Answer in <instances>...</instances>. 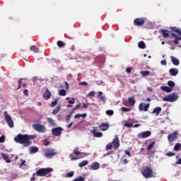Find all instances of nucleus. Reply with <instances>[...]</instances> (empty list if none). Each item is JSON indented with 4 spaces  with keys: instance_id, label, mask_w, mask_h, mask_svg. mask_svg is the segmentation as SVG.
<instances>
[{
    "instance_id": "nucleus-1",
    "label": "nucleus",
    "mask_w": 181,
    "mask_h": 181,
    "mask_svg": "<svg viewBox=\"0 0 181 181\" xmlns=\"http://www.w3.org/2000/svg\"><path fill=\"white\" fill-rule=\"evenodd\" d=\"M35 138H36V135L18 134L14 138V141L17 144H21V145H24V146L28 147L32 145V141H30V139H35Z\"/></svg>"
},
{
    "instance_id": "nucleus-2",
    "label": "nucleus",
    "mask_w": 181,
    "mask_h": 181,
    "mask_svg": "<svg viewBox=\"0 0 181 181\" xmlns=\"http://www.w3.org/2000/svg\"><path fill=\"white\" fill-rule=\"evenodd\" d=\"M112 148L113 149H118V148H119V139H118L117 135L115 136V139L112 140V142L109 143L106 146L107 151H110L112 149Z\"/></svg>"
},
{
    "instance_id": "nucleus-3",
    "label": "nucleus",
    "mask_w": 181,
    "mask_h": 181,
    "mask_svg": "<svg viewBox=\"0 0 181 181\" xmlns=\"http://www.w3.org/2000/svg\"><path fill=\"white\" fill-rule=\"evenodd\" d=\"M51 172H53V168H40L38 170H37L35 175L36 176L43 177L46 176V175L51 173Z\"/></svg>"
},
{
    "instance_id": "nucleus-4",
    "label": "nucleus",
    "mask_w": 181,
    "mask_h": 181,
    "mask_svg": "<svg viewBox=\"0 0 181 181\" xmlns=\"http://www.w3.org/2000/svg\"><path fill=\"white\" fill-rule=\"evenodd\" d=\"M141 175L146 177V179L153 177V170H152L151 167L146 166L144 170L141 171Z\"/></svg>"
},
{
    "instance_id": "nucleus-5",
    "label": "nucleus",
    "mask_w": 181,
    "mask_h": 181,
    "mask_svg": "<svg viewBox=\"0 0 181 181\" xmlns=\"http://www.w3.org/2000/svg\"><path fill=\"white\" fill-rule=\"evenodd\" d=\"M74 154L69 155V158H70L71 160H77V159H81V158H86V156H87V153H81V152L77 151V149H76V148L74 150ZM80 155L81 156L80 158L75 157V156H80Z\"/></svg>"
},
{
    "instance_id": "nucleus-6",
    "label": "nucleus",
    "mask_w": 181,
    "mask_h": 181,
    "mask_svg": "<svg viewBox=\"0 0 181 181\" xmlns=\"http://www.w3.org/2000/svg\"><path fill=\"white\" fill-rule=\"evenodd\" d=\"M56 155H57V151L53 148H46L44 151V156H45V158H48L49 159L54 158Z\"/></svg>"
},
{
    "instance_id": "nucleus-7",
    "label": "nucleus",
    "mask_w": 181,
    "mask_h": 181,
    "mask_svg": "<svg viewBox=\"0 0 181 181\" xmlns=\"http://www.w3.org/2000/svg\"><path fill=\"white\" fill-rule=\"evenodd\" d=\"M163 100L167 103H175V101L177 100V96L176 95V93H172L171 95L165 96Z\"/></svg>"
},
{
    "instance_id": "nucleus-8",
    "label": "nucleus",
    "mask_w": 181,
    "mask_h": 181,
    "mask_svg": "<svg viewBox=\"0 0 181 181\" xmlns=\"http://www.w3.org/2000/svg\"><path fill=\"white\" fill-rule=\"evenodd\" d=\"M4 115L8 127H10V128H13V120H12V117L9 116V115L8 114V112L4 111Z\"/></svg>"
},
{
    "instance_id": "nucleus-9",
    "label": "nucleus",
    "mask_w": 181,
    "mask_h": 181,
    "mask_svg": "<svg viewBox=\"0 0 181 181\" xmlns=\"http://www.w3.org/2000/svg\"><path fill=\"white\" fill-rule=\"evenodd\" d=\"M177 136H179V133L177 132H174L173 134H169L168 136L169 144H173V141L177 139Z\"/></svg>"
},
{
    "instance_id": "nucleus-10",
    "label": "nucleus",
    "mask_w": 181,
    "mask_h": 181,
    "mask_svg": "<svg viewBox=\"0 0 181 181\" xmlns=\"http://www.w3.org/2000/svg\"><path fill=\"white\" fill-rule=\"evenodd\" d=\"M146 21V18H137L134 20V25L135 26H144L145 25V22Z\"/></svg>"
},
{
    "instance_id": "nucleus-11",
    "label": "nucleus",
    "mask_w": 181,
    "mask_h": 181,
    "mask_svg": "<svg viewBox=\"0 0 181 181\" xmlns=\"http://www.w3.org/2000/svg\"><path fill=\"white\" fill-rule=\"evenodd\" d=\"M63 131V128L62 127H56L52 129V134L54 136H60L62 135V132Z\"/></svg>"
},
{
    "instance_id": "nucleus-12",
    "label": "nucleus",
    "mask_w": 181,
    "mask_h": 181,
    "mask_svg": "<svg viewBox=\"0 0 181 181\" xmlns=\"http://www.w3.org/2000/svg\"><path fill=\"white\" fill-rule=\"evenodd\" d=\"M151 104L147 103L145 105V103H140L139 105V111H148V110L149 109Z\"/></svg>"
},
{
    "instance_id": "nucleus-13",
    "label": "nucleus",
    "mask_w": 181,
    "mask_h": 181,
    "mask_svg": "<svg viewBox=\"0 0 181 181\" xmlns=\"http://www.w3.org/2000/svg\"><path fill=\"white\" fill-rule=\"evenodd\" d=\"M152 135V132L151 131H146L143 132L139 134L138 136L139 138H148V136H151Z\"/></svg>"
},
{
    "instance_id": "nucleus-14",
    "label": "nucleus",
    "mask_w": 181,
    "mask_h": 181,
    "mask_svg": "<svg viewBox=\"0 0 181 181\" xmlns=\"http://www.w3.org/2000/svg\"><path fill=\"white\" fill-rule=\"evenodd\" d=\"M34 129L35 131H37V132H45V131H46V129L43 126V124H35L34 126Z\"/></svg>"
},
{
    "instance_id": "nucleus-15",
    "label": "nucleus",
    "mask_w": 181,
    "mask_h": 181,
    "mask_svg": "<svg viewBox=\"0 0 181 181\" xmlns=\"http://www.w3.org/2000/svg\"><path fill=\"white\" fill-rule=\"evenodd\" d=\"M159 33H162L163 37L165 39L166 37H169V35H170V31L169 30L160 29Z\"/></svg>"
},
{
    "instance_id": "nucleus-16",
    "label": "nucleus",
    "mask_w": 181,
    "mask_h": 181,
    "mask_svg": "<svg viewBox=\"0 0 181 181\" xmlns=\"http://www.w3.org/2000/svg\"><path fill=\"white\" fill-rule=\"evenodd\" d=\"M95 128L93 130H92V134L95 138H101L103 136V133L101 132L97 131V127Z\"/></svg>"
},
{
    "instance_id": "nucleus-17",
    "label": "nucleus",
    "mask_w": 181,
    "mask_h": 181,
    "mask_svg": "<svg viewBox=\"0 0 181 181\" xmlns=\"http://www.w3.org/2000/svg\"><path fill=\"white\" fill-rule=\"evenodd\" d=\"M100 131H107L110 128V124L108 123H102L99 125Z\"/></svg>"
},
{
    "instance_id": "nucleus-18",
    "label": "nucleus",
    "mask_w": 181,
    "mask_h": 181,
    "mask_svg": "<svg viewBox=\"0 0 181 181\" xmlns=\"http://www.w3.org/2000/svg\"><path fill=\"white\" fill-rule=\"evenodd\" d=\"M1 156H2L4 160H6V163H11V159L9 158V156L5 153H1Z\"/></svg>"
},
{
    "instance_id": "nucleus-19",
    "label": "nucleus",
    "mask_w": 181,
    "mask_h": 181,
    "mask_svg": "<svg viewBox=\"0 0 181 181\" xmlns=\"http://www.w3.org/2000/svg\"><path fill=\"white\" fill-rule=\"evenodd\" d=\"M50 97H52V93H50V90H49V89H47L43 95V98L45 100H49Z\"/></svg>"
},
{
    "instance_id": "nucleus-20",
    "label": "nucleus",
    "mask_w": 181,
    "mask_h": 181,
    "mask_svg": "<svg viewBox=\"0 0 181 181\" xmlns=\"http://www.w3.org/2000/svg\"><path fill=\"white\" fill-rule=\"evenodd\" d=\"M169 73L170 76H177V74H179V71L177 70V69H175V68H172L169 70Z\"/></svg>"
},
{
    "instance_id": "nucleus-21",
    "label": "nucleus",
    "mask_w": 181,
    "mask_h": 181,
    "mask_svg": "<svg viewBox=\"0 0 181 181\" xmlns=\"http://www.w3.org/2000/svg\"><path fill=\"white\" fill-rule=\"evenodd\" d=\"M128 103L130 107H134V105H135V103H136V100H135V98L133 96L128 98Z\"/></svg>"
},
{
    "instance_id": "nucleus-22",
    "label": "nucleus",
    "mask_w": 181,
    "mask_h": 181,
    "mask_svg": "<svg viewBox=\"0 0 181 181\" xmlns=\"http://www.w3.org/2000/svg\"><path fill=\"white\" fill-rule=\"evenodd\" d=\"M170 59H171V62H173V64H174V66H179V64H180L179 59H177L176 57L171 56Z\"/></svg>"
},
{
    "instance_id": "nucleus-23",
    "label": "nucleus",
    "mask_w": 181,
    "mask_h": 181,
    "mask_svg": "<svg viewBox=\"0 0 181 181\" xmlns=\"http://www.w3.org/2000/svg\"><path fill=\"white\" fill-rule=\"evenodd\" d=\"M100 169V163L98 162L93 163L91 165L92 170H98Z\"/></svg>"
},
{
    "instance_id": "nucleus-24",
    "label": "nucleus",
    "mask_w": 181,
    "mask_h": 181,
    "mask_svg": "<svg viewBox=\"0 0 181 181\" xmlns=\"http://www.w3.org/2000/svg\"><path fill=\"white\" fill-rule=\"evenodd\" d=\"M161 111H162V107H157L153 109V110L152 111V114H156V115L158 116L159 115V114H160Z\"/></svg>"
},
{
    "instance_id": "nucleus-25",
    "label": "nucleus",
    "mask_w": 181,
    "mask_h": 181,
    "mask_svg": "<svg viewBox=\"0 0 181 181\" xmlns=\"http://www.w3.org/2000/svg\"><path fill=\"white\" fill-rule=\"evenodd\" d=\"M161 90H163V91H165V93H172L173 89H172V88H169L168 86H162Z\"/></svg>"
},
{
    "instance_id": "nucleus-26",
    "label": "nucleus",
    "mask_w": 181,
    "mask_h": 181,
    "mask_svg": "<svg viewBox=\"0 0 181 181\" xmlns=\"http://www.w3.org/2000/svg\"><path fill=\"white\" fill-rule=\"evenodd\" d=\"M88 165V161L87 160H84L78 163L79 168H83V166H87Z\"/></svg>"
},
{
    "instance_id": "nucleus-27",
    "label": "nucleus",
    "mask_w": 181,
    "mask_h": 181,
    "mask_svg": "<svg viewBox=\"0 0 181 181\" xmlns=\"http://www.w3.org/2000/svg\"><path fill=\"white\" fill-rule=\"evenodd\" d=\"M86 117H87V114L86 113H83V114H76L74 116L75 119H77V118H86Z\"/></svg>"
},
{
    "instance_id": "nucleus-28",
    "label": "nucleus",
    "mask_w": 181,
    "mask_h": 181,
    "mask_svg": "<svg viewBox=\"0 0 181 181\" xmlns=\"http://www.w3.org/2000/svg\"><path fill=\"white\" fill-rule=\"evenodd\" d=\"M59 95H61V97H64L67 94V92L64 89H60L58 93Z\"/></svg>"
},
{
    "instance_id": "nucleus-29",
    "label": "nucleus",
    "mask_w": 181,
    "mask_h": 181,
    "mask_svg": "<svg viewBox=\"0 0 181 181\" xmlns=\"http://www.w3.org/2000/svg\"><path fill=\"white\" fill-rule=\"evenodd\" d=\"M30 49L31 52H34V53H37L39 52V48H37V47L35 45H32Z\"/></svg>"
},
{
    "instance_id": "nucleus-30",
    "label": "nucleus",
    "mask_w": 181,
    "mask_h": 181,
    "mask_svg": "<svg viewBox=\"0 0 181 181\" xmlns=\"http://www.w3.org/2000/svg\"><path fill=\"white\" fill-rule=\"evenodd\" d=\"M57 45L58 46V47H64V46H66V43L63 42L62 40H58L57 42Z\"/></svg>"
},
{
    "instance_id": "nucleus-31",
    "label": "nucleus",
    "mask_w": 181,
    "mask_h": 181,
    "mask_svg": "<svg viewBox=\"0 0 181 181\" xmlns=\"http://www.w3.org/2000/svg\"><path fill=\"white\" fill-rule=\"evenodd\" d=\"M138 46L139 49H146V45H145V42L144 41H140L138 44Z\"/></svg>"
},
{
    "instance_id": "nucleus-32",
    "label": "nucleus",
    "mask_w": 181,
    "mask_h": 181,
    "mask_svg": "<svg viewBox=\"0 0 181 181\" xmlns=\"http://www.w3.org/2000/svg\"><path fill=\"white\" fill-rule=\"evenodd\" d=\"M140 73L143 77H146V76H149V74H151V71H141Z\"/></svg>"
},
{
    "instance_id": "nucleus-33",
    "label": "nucleus",
    "mask_w": 181,
    "mask_h": 181,
    "mask_svg": "<svg viewBox=\"0 0 181 181\" xmlns=\"http://www.w3.org/2000/svg\"><path fill=\"white\" fill-rule=\"evenodd\" d=\"M59 111H60V105L57 106V108L54 109V110L52 111V115H57Z\"/></svg>"
},
{
    "instance_id": "nucleus-34",
    "label": "nucleus",
    "mask_w": 181,
    "mask_h": 181,
    "mask_svg": "<svg viewBox=\"0 0 181 181\" xmlns=\"http://www.w3.org/2000/svg\"><path fill=\"white\" fill-rule=\"evenodd\" d=\"M47 122L50 124L51 127H54L56 125V123H54V120H53V119L50 117L47 119Z\"/></svg>"
},
{
    "instance_id": "nucleus-35",
    "label": "nucleus",
    "mask_w": 181,
    "mask_h": 181,
    "mask_svg": "<svg viewBox=\"0 0 181 181\" xmlns=\"http://www.w3.org/2000/svg\"><path fill=\"white\" fill-rule=\"evenodd\" d=\"M37 152H39V148H37V147H32L30 148V153H36Z\"/></svg>"
},
{
    "instance_id": "nucleus-36",
    "label": "nucleus",
    "mask_w": 181,
    "mask_h": 181,
    "mask_svg": "<svg viewBox=\"0 0 181 181\" xmlns=\"http://www.w3.org/2000/svg\"><path fill=\"white\" fill-rule=\"evenodd\" d=\"M181 144L180 143H177L175 146L174 149L177 152V151H180Z\"/></svg>"
},
{
    "instance_id": "nucleus-37",
    "label": "nucleus",
    "mask_w": 181,
    "mask_h": 181,
    "mask_svg": "<svg viewBox=\"0 0 181 181\" xmlns=\"http://www.w3.org/2000/svg\"><path fill=\"white\" fill-rule=\"evenodd\" d=\"M74 176V171L68 172L66 177H73Z\"/></svg>"
},
{
    "instance_id": "nucleus-38",
    "label": "nucleus",
    "mask_w": 181,
    "mask_h": 181,
    "mask_svg": "<svg viewBox=\"0 0 181 181\" xmlns=\"http://www.w3.org/2000/svg\"><path fill=\"white\" fill-rule=\"evenodd\" d=\"M155 146V141L151 142L147 147V151H151Z\"/></svg>"
},
{
    "instance_id": "nucleus-39",
    "label": "nucleus",
    "mask_w": 181,
    "mask_h": 181,
    "mask_svg": "<svg viewBox=\"0 0 181 181\" xmlns=\"http://www.w3.org/2000/svg\"><path fill=\"white\" fill-rule=\"evenodd\" d=\"M73 111L70 112V113L66 116V122H69L71 119V115H73Z\"/></svg>"
},
{
    "instance_id": "nucleus-40",
    "label": "nucleus",
    "mask_w": 181,
    "mask_h": 181,
    "mask_svg": "<svg viewBox=\"0 0 181 181\" xmlns=\"http://www.w3.org/2000/svg\"><path fill=\"white\" fill-rule=\"evenodd\" d=\"M103 92H99L98 97H100V100L103 101V103H105V96L103 95Z\"/></svg>"
},
{
    "instance_id": "nucleus-41",
    "label": "nucleus",
    "mask_w": 181,
    "mask_h": 181,
    "mask_svg": "<svg viewBox=\"0 0 181 181\" xmlns=\"http://www.w3.org/2000/svg\"><path fill=\"white\" fill-rule=\"evenodd\" d=\"M58 99H55L54 101L51 103L50 107H56L57 105Z\"/></svg>"
},
{
    "instance_id": "nucleus-42",
    "label": "nucleus",
    "mask_w": 181,
    "mask_h": 181,
    "mask_svg": "<svg viewBox=\"0 0 181 181\" xmlns=\"http://www.w3.org/2000/svg\"><path fill=\"white\" fill-rule=\"evenodd\" d=\"M173 31L176 32V33H177V35H181V31L179 28H173Z\"/></svg>"
},
{
    "instance_id": "nucleus-43",
    "label": "nucleus",
    "mask_w": 181,
    "mask_h": 181,
    "mask_svg": "<svg viewBox=\"0 0 181 181\" xmlns=\"http://www.w3.org/2000/svg\"><path fill=\"white\" fill-rule=\"evenodd\" d=\"M122 111H123L124 112H129V111H131V109L128 107H122Z\"/></svg>"
},
{
    "instance_id": "nucleus-44",
    "label": "nucleus",
    "mask_w": 181,
    "mask_h": 181,
    "mask_svg": "<svg viewBox=\"0 0 181 181\" xmlns=\"http://www.w3.org/2000/svg\"><path fill=\"white\" fill-rule=\"evenodd\" d=\"M107 115H114V110H108L106 111Z\"/></svg>"
},
{
    "instance_id": "nucleus-45",
    "label": "nucleus",
    "mask_w": 181,
    "mask_h": 181,
    "mask_svg": "<svg viewBox=\"0 0 181 181\" xmlns=\"http://www.w3.org/2000/svg\"><path fill=\"white\" fill-rule=\"evenodd\" d=\"M124 127H127V128H132V127H134V124L131 123L125 122Z\"/></svg>"
},
{
    "instance_id": "nucleus-46",
    "label": "nucleus",
    "mask_w": 181,
    "mask_h": 181,
    "mask_svg": "<svg viewBox=\"0 0 181 181\" xmlns=\"http://www.w3.org/2000/svg\"><path fill=\"white\" fill-rule=\"evenodd\" d=\"M175 155H176V153H173V152H168L167 153H165V156H175Z\"/></svg>"
},
{
    "instance_id": "nucleus-47",
    "label": "nucleus",
    "mask_w": 181,
    "mask_h": 181,
    "mask_svg": "<svg viewBox=\"0 0 181 181\" xmlns=\"http://www.w3.org/2000/svg\"><path fill=\"white\" fill-rule=\"evenodd\" d=\"M81 107V103H78L77 105H76V106L73 108V111H76V110H78Z\"/></svg>"
},
{
    "instance_id": "nucleus-48",
    "label": "nucleus",
    "mask_w": 181,
    "mask_h": 181,
    "mask_svg": "<svg viewBox=\"0 0 181 181\" xmlns=\"http://www.w3.org/2000/svg\"><path fill=\"white\" fill-rule=\"evenodd\" d=\"M168 84L169 87H173L175 86V82H173V81H169L168 82Z\"/></svg>"
},
{
    "instance_id": "nucleus-49",
    "label": "nucleus",
    "mask_w": 181,
    "mask_h": 181,
    "mask_svg": "<svg viewBox=\"0 0 181 181\" xmlns=\"http://www.w3.org/2000/svg\"><path fill=\"white\" fill-rule=\"evenodd\" d=\"M95 95V92L91 91L88 94V97H94Z\"/></svg>"
},
{
    "instance_id": "nucleus-50",
    "label": "nucleus",
    "mask_w": 181,
    "mask_h": 181,
    "mask_svg": "<svg viewBox=\"0 0 181 181\" xmlns=\"http://www.w3.org/2000/svg\"><path fill=\"white\" fill-rule=\"evenodd\" d=\"M5 142V136H1L0 137V144H4Z\"/></svg>"
},
{
    "instance_id": "nucleus-51",
    "label": "nucleus",
    "mask_w": 181,
    "mask_h": 181,
    "mask_svg": "<svg viewBox=\"0 0 181 181\" xmlns=\"http://www.w3.org/2000/svg\"><path fill=\"white\" fill-rule=\"evenodd\" d=\"M18 86L17 88V90H19L21 88V85L22 84V78H21L18 81Z\"/></svg>"
},
{
    "instance_id": "nucleus-52",
    "label": "nucleus",
    "mask_w": 181,
    "mask_h": 181,
    "mask_svg": "<svg viewBox=\"0 0 181 181\" xmlns=\"http://www.w3.org/2000/svg\"><path fill=\"white\" fill-rule=\"evenodd\" d=\"M79 86H88V83L86 81L80 82Z\"/></svg>"
},
{
    "instance_id": "nucleus-53",
    "label": "nucleus",
    "mask_w": 181,
    "mask_h": 181,
    "mask_svg": "<svg viewBox=\"0 0 181 181\" xmlns=\"http://www.w3.org/2000/svg\"><path fill=\"white\" fill-rule=\"evenodd\" d=\"M29 90H28V89H25L24 90H23V94L25 95H26V96H28V95H29Z\"/></svg>"
},
{
    "instance_id": "nucleus-54",
    "label": "nucleus",
    "mask_w": 181,
    "mask_h": 181,
    "mask_svg": "<svg viewBox=\"0 0 181 181\" xmlns=\"http://www.w3.org/2000/svg\"><path fill=\"white\" fill-rule=\"evenodd\" d=\"M44 145L45 146H49V145H50V142L44 140Z\"/></svg>"
},
{
    "instance_id": "nucleus-55",
    "label": "nucleus",
    "mask_w": 181,
    "mask_h": 181,
    "mask_svg": "<svg viewBox=\"0 0 181 181\" xmlns=\"http://www.w3.org/2000/svg\"><path fill=\"white\" fill-rule=\"evenodd\" d=\"M35 175H36V173L33 174L32 177L30 178V181H35Z\"/></svg>"
},
{
    "instance_id": "nucleus-56",
    "label": "nucleus",
    "mask_w": 181,
    "mask_h": 181,
    "mask_svg": "<svg viewBox=\"0 0 181 181\" xmlns=\"http://www.w3.org/2000/svg\"><path fill=\"white\" fill-rule=\"evenodd\" d=\"M160 64H162V66H166L167 64L166 60H162L160 62Z\"/></svg>"
},
{
    "instance_id": "nucleus-57",
    "label": "nucleus",
    "mask_w": 181,
    "mask_h": 181,
    "mask_svg": "<svg viewBox=\"0 0 181 181\" xmlns=\"http://www.w3.org/2000/svg\"><path fill=\"white\" fill-rule=\"evenodd\" d=\"M71 100L68 101L69 104H74V98H71Z\"/></svg>"
},
{
    "instance_id": "nucleus-58",
    "label": "nucleus",
    "mask_w": 181,
    "mask_h": 181,
    "mask_svg": "<svg viewBox=\"0 0 181 181\" xmlns=\"http://www.w3.org/2000/svg\"><path fill=\"white\" fill-rule=\"evenodd\" d=\"M82 107L83 108H88V105L87 103H83Z\"/></svg>"
},
{
    "instance_id": "nucleus-59",
    "label": "nucleus",
    "mask_w": 181,
    "mask_h": 181,
    "mask_svg": "<svg viewBox=\"0 0 181 181\" xmlns=\"http://www.w3.org/2000/svg\"><path fill=\"white\" fill-rule=\"evenodd\" d=\"M126 71H127V73H128V74H129V73H131V71H132V69L131 68H127Z\"/></svg>"
},
{
    "instance_id": "nucleus-60",
    "label": "nucleus",
    "mask_w": 181,
    "mask_h": 181,
    "mask_svg": "<svg viewBox=\"0 0 181 181\" xmlns=\"http://www.w3.org/2000/svg\"><path fill=\"white\" fill-rule=\"evenodd\" d=\"M128 160H127V159H124V160H122V163H124V165H127V163H128Z\"/></svg>"
},
{
    "instance_id": "nucleus-61",
    "label": "nucleus",
    "mask_w": 181,
    "mask_h": 181,
    "mask_svg": "<svg viewBox=\"0 0 181 181\" xmlns=\"http://www.w3.org/2000/svg\"><path fill=\"white\" fill-rule=\"evenodd\" d=\"M177 165H181V158H179L177 161H176Z\"/></svg>"
},
{
    "instance_id": "nucleus-62",
    "label": "nucleus",
    "mask_w": 181,
    "mask_h": 181,
    "mask_svg": "<svg viewBox=\"0 0 181 181\" xmlns=\"http://www.w3.org/2000/svg\"><path fill=\"white\" fill-rule=\"evenodd\" d=\"M65 88H66V90L69 88V83H67V81H65Z\"/></svg>"
},
{
    "instance_id": "nucleus-63",
    "label": "nucleus",
    "mask_w": 181,
    "mask_h": 181,
    "mask_svg": "<svg viewBox=\"0 0 181 181\" xmlns=\"http://www.w3.org/2000/svg\"><path fill=\"white\" fill-rule=\"evenodd\" d=\"M126 155H127L128 156H131V152H129V151H125Z\"/></svg>"
},
{
    "instance_id": "nucleus-64",
    "label": "nucleus",
    "mask_w": 181,
    "mask_h": 181,
    "mask_svg": "<svg viewBox=\"0 0 181 181\" xmlns=\"http://www.w3.org/2000/svg\"><path fill=\"white\" fill-rule=\"evenodd\" d=\"M133 127H134V128H138V127H141V124H134Z\"/></svg>"
}]
</instances>
